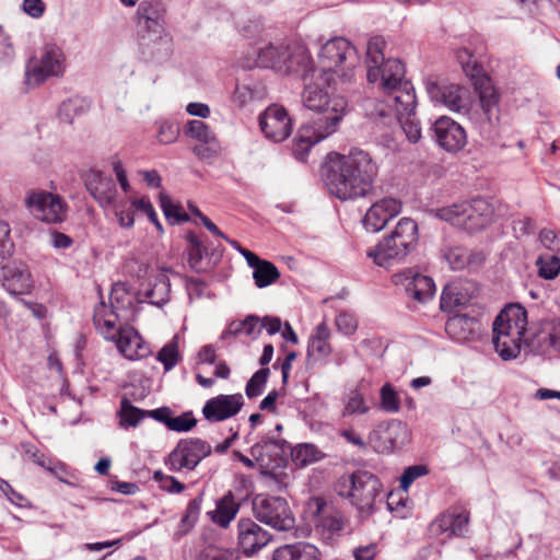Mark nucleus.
<instances>
[{
	"mask_svg": "<svg viewBox=\"0 0 560 560\" xmlns=\"http://www.w3.org/2000/svg\"><path fill=\"white\" fill-rule=\"evenodd\" d=\"M443 256L453 270L464 269L470 260L469 252L460 246L447 248Z\"/></svg>",
	"mask_w": 560,
	"mask_h": 560,
	"instance_id": "49",
	"label": "nucleus"
},
{
	"mask_svg": "<svg viewBox=\"0 0 560 560\" xmlns=\"http://www.w3.org/2000/svg\"><path fill=\"white\" fill-rule=\"evenodd\" d=\"M84 183L88 191L101 205H112L116 198L117 188L114 179L101 171L91 170L85 174Z\"/></svg>",
	"mask_w": 560,
	"mask_h": 560,
	"instance_id": "29",
	"label": "nucleus"
},
{
	"mask_svg": "<svg viewBox=\"0 0 560 560\" xmlns=\"http://www.w3.org/2000/svg\"><path fill=\"white\" fill-rule=\"evenodd\" d=\"M171 284L168 278L159 273L153 283H150L148 288L141 291L144 296V301L152 305L162 306L170 299Z\"/></svg>",
	"mask_w": 560,
	"mask_h": 560,
	"instance_id": "37",
	"label": "nucleus"
},
{
	"mask_svg": "<svg viewBox=\"0 0 560 560\" xmlns=\"http://www.w3.org/2000/svg\"><path fill=\"white\" fill-rule=\"evenodd\" d=\"M132 206L136 209L145 213L148 215L149 220L152 223H154L159 229H161V223L159 222L158 215L154 211V208L148 198L142 197L140 199H136V200H133Z\"/></svg>",
	"mask_w": 560,
	"mask_h": 560,
	"instance_id": "64",
	"label": "nucleus"
},
{
	"mask_svg": "<svg viewBox=\"0 0 560 560\" xmlns=\"http://www.w3.org/2000/svg\"><path fill=\"white\" fill-rule=\"evenodd\" d=\"M115 341L120 353L129 360L145 358L151 352L149 346L131 326L120 327Z\"/></svg>",
	"mask_w": 560,
	"mask_h": 560,
	"instance_id": "30",
	"label": "nucleus"
},
{
	"mask_svg": "<svg viewBox=\"0 0 560 560\" xmlns=\"http://www.w3.org/2000/svg\"><path fill=\"white\" fill-rule=\"evenodd\" d=\"M66 69V57L61 48L46 45L39 56L28 59L25 67V84L35 88L50 77H61Z\"/></svg>",
	"mask_w": 560,
	"mask_h": 560,
	"instance_id": "10",
	"label": "nucleus"
},
{
	"mask_svg": "<svg viewBox=\"0 0 560 560\" xmlns=\"http://www.w3.org/2000/svg\"><path fill=\"white\" fill-rule=\"evenodd\" d=\"M417 242V223L410 218H401L392 233L368 252V256L377 266L388 268L400 262L416 247Z\"/></svg>",
	"mask_w": 560,
	"mask_h": 560,
	"instance_id": "5",
	"label": "nucleus"
},
{
	"mask_svg": "<svg viewBox=\"0 0 560 560\" xmlns=\"http://www.w3.org/2000/svg\"><path fill=\"white\" fill-rule=\"evenodd\" d=\"M436 215L452 225L468 232H476L486 228L492 220L493 208L483 198H474L436 210Z\"/></svg>",
	"mask_w": 560,
	"mask_h": 560,
	"instance_id": "9",
	"label": "nucleus"
},
{
	"mask_svg": "<svg viewBox=\"0 0 560 560\" xmlns=\"http://www.w3.org/2000/svg\"><path fill=\"white\" fill-rule=\"evenodd\" d=\"M401 211V202L395 198H383L371 206L363 218V225L370 232H378Z\"/></svg>",
	"mask_w": 560,
	"mask_h": 560,
	"instance_id": "26",
	"label": "nucleus"
},
{
	"mask_svg": "<svg viewBox=\"0 0 560 560\" xmlns=\"http://www.w3.org/2000/svg\"><path fill=\"white\" fill-rule=\"evenodd\" d=\"M3 288L11 295L28 293L33 288L31 272L22 261H12L1 268Z\"/></svg>",
	"mask_w": 560,
	"mask_h": 560,
	"instance_id": "25",
	"label": "nucleus"
},
{
	"mask_svg": "<svg viewBox=\"0 0 560 560\" xmlns=\"http://www.w3.org/2000/svg\"><path fill=\"white\" fill-rule=\"evenodd\" d=\"M430 97L453 112L466 109L467 90L457 84L429 83L427 86Z\"/></svg>",
	"mask_w": 560,
	"mask_h": 560,
	"instance_id": "27",
	"label": "nucleus"
},
{
	"mask_svg": "<svg viewBox=\"0 0 560 560\" xmlns=\"http://www.w3.org/2000/svg\"><path fill=\"white\" fill-rule=\"evenodd\" d=\"M259 126L265 137L282 142L292 132V120L283 106L272 104L259 116Z\"/></svg>",
	"mask_w": 560,
	"mask_h": 560,
	"instance_id": "17",
	"label": "nucleus"
},
{
	"mask_svg": "<svg viewBox=\"0 0 560 560\" xmlns=\"http://www.w3.org/2000/svg\"><path fill=\"white\" fill-rule=\"evenodd\" d=\"M322 553L319 549L310 542H295L284 545L277 549L276 560H319Z\"/></svg>",
	"mask_w": 560,
	"mask_h": 560,
	"instance_id": "34",
	"label": "nucleus"
},
{
	"mask_svg": "<svg viewBox=\"0 0 560 560\" xmlns=\"http://www.w3.org/2000/svg\"><path fill=\"white\" fill-rule=\"evenodd\" d=\"M280 277L278 268L268 260H261L253 271L255 284L258 288H266L276 282Z\"/></svg>",
	"mask_w": 560,
	"mask_h": 560,
	"instance_id": "42",
	"label": "nucleus"
},
{
	"mask_svg": "<svg viewBox=\"0 0 560 560\" xmlns=\"http://www.w3.org/2000/svg\"><path fill=\"white\" fill-rule=\"evenodd\" d=\"M255 517L279 532L294 527V516L285 499L281 497L257 494L253 499Z\"/></svg>",
	"mask_w": 560,
	"mask_h": 560,
	"instance_id": "11",
	"label": "nucleus"
},
{
	"mask_svg": "<svg viewBox=\"0 0 560 560\" xmlns=\"http://www.w3.org/2000/svg\"><path fill=\"white\" fill-rule=\"evenodd\" d=\"M330 330L326 323L317 325L315 332L311 336L307 346V355L315 360L326 359L331 353L328 342Z\"/></svg>",
	"mask_w": 560,
	"mask_h": 560,
	"instance_id": "36",
	"label": "nucleus"
},
{
	"mask_svg": "<svg viewBox=\"0 0 560 560\" xmlns=\"http://www.w3.org/2000/svg\"><path fill=\"white\" fill-rule=\"evenodd\" d=\"M428 469L423 465H413L405 469L400 477V487L405 491L411 486V483L421 476L427 475Z\"/></svg>",
	"mask_w": 560,
	"mask_h": 560,
	"instance_id": "56",
	"label": "nucleus"
},
{
	"mask_svg": "<svg viewBox=\"0 0 560 560\" xmlns=\"http://www.w3.org/2000/svg\"><path fill=\"white\" fill-rule=\"evenodd\" d=\"M139 46L145 60L159 63L168 60L173 52L172 37L167 33L139 35Z\"/></svg>",
	"mask_w": 560,
	"mask_h": 560,
	"instance_id": "24",
	"label": "nucleus"
},
{
	"mask_svg": "<svg viewBox=\"0 0 560 560\" xmlns=\"http://www.w3.org/2000/svg\"><path fill=\"white\" fill-rule=\"evenodd\" d=\"M384 47L385 40L381 36H374L368 42L366 78L370 83L380 82V88L387 93L410 82L405 80V66L399 59H385Z\"/></svg>",
	"mask_w": 560,
	"mask_h": 560,
	"instance_id": "6",
	"label": "nucleus"
},
{
	"mask_svg": "<svg viewBox=\"0 0 560 560\" xmlns=\"http://www.w3.org/2000/svg\"><path fill=\"white\" fill-rule=\"evenodd\" d=\"M332 133H326L320 127L305 124L303 125L293 140L292 152L300 161H305L310 149L319 141L328 138Z\"/></svg>",
	"mask_w": 560,
	"mask_h": 560,
	"instance_id": "32",
	"label": "nucleus"
},
{
	"mask_svg": "<svg viewBox=\"0 0 560 560\" xmlns=\"http://www.w3.org/2000/svg\"><path fill=\"white\" fill-rule=\"evenodd\" d=\"M355 54L354 47L343 37H336L327 40L320 48L318 60L320 79L328 84L334 81V74L337 69L346 62L348 58Z\"/></svg>",
	"mask_w": 560,
	"mask_h": 560,
	"instance_id": "13",
	"label": "nucleus"
},
{
	"mask_svg": "<svg viewBox=\"0 0 560 560\" xmlns=\"http://www.w3.org/2000/svg\"><path fill=\"white\" fill-rule=\"evenodd\" d=\"M417 101L411 83H402L383 100L368 98L363 102L365 117L378 128L400 127L411 143L421 139V127L416 118Z\"/></svg>",
	"mask_w": 560,
	"mask_h": 560,
	"instance_id": "2",
	"label": "nucleus"
},
{
	"mask_svg": "<svg viewBox=\"0 0 560 560\" xmlns=\"http://www.w3.org/2000/svg\"><path fill=\"white\" fill-rule=\"evenodd\" d=\"M284 63L289 69L280 70L279 73L296 74L306 80L310 73L314 75L316 72L307 49L299 44H287Z\"/></svg>",
	"mask_w": 560,
	"mask_h": 560,
	"instance_id": "31",
	"label": "nucleus"
},
{
	"mask_svg": "<svg viewBox=\"0 0 560 560\" xmlns=\"http://www.w3.org/2000/svg\"><path fill=\"white\" fill-rule=\"evenodd\" d=\"M471 57L467 48H462L457 51V59L462 65L463 71L472 80L486 119L491 122L494 109L499 103V95L491 83V79L482 73L480 66L471 61Z\"/></svg>",
	"mask_w": 560,
	"mask_h": 560,
	"instance_id": "12",
	"label": "nucleus"
},
{
	"mask_svg": "<svg viewBox=\"0 0 560 560\" xmlns=\"http://www.w3.org/2000/svg\"><path fill=\"white\" fill-rule=\"evenodd\" d=\"M197 421L191 413H185L167 421V429L176 432H187L196 425Z\"/></svg>",
	"mask_w": 560,
	"mask_h": 560,
	"instance_id": "57",
	"label": "nucleus"
},
{
	"mask_svg": "<svg viewBox=\"0 0 560 560\" xmlns=\"http://www.w3.org/2000/svg\"><path fill=\"white\" fill-rule=\"evenodd\" d=\"M198 560H235V556L226 549L208 547L200 552Z\"/></svg>",
	"mask_w": 560,
	"mask_h": 560,
	"instance_id": "61",
	"label": "nucleus"
},
{
	"mask_svg": "<svg viewBox=\"0 0 560 560\" xmlns=\"http://www.w3.org/2000/svg\"><path fill=\"white\" fill-rule=\"evenodd\" d=\"M156 360L164 365L165 371H171L179 361L177 337L162 347L156 354Z\"/></svg>",
	"mask_w": 560,
	"mask_h": 560,
	"instance_id": "47",
	"label": "nucleus"
},
{
	"mask_svg": "<svg viewBox=\"0 0 560 560\" xmlns=\"http://www.w3.org/2000/svg\"><path fill=\"white\" fill-rule=\"evenodd\" d=\"M285 43L268 44L260 47L257 51L256 65L260 68L272 69L277 72L280 70H288L284 63Z\"/></svg>",
	"mask_w": 560,
	"mask_h": 560,
	"instance_id": "33",
	"label": "nucleus"
},
{
	"mask_svg": "<svg viewBox=\"0 0 560 560\" xmlns=\"http://www.w3.org/2000/svg\"><path fill=\"white\" fill-rule=\"evenodd\" d=\"M244 406L242 394L218 395L206 401L202 415L210 422H220L237 415Z\"/></svg>",
	"mask_w": 560,
	"mask_h": 560,
	"instance_id": "20",
	"label": "nucleus"
},
{
	"mask_svg": "<svg viewBox=\"0 0 560 560\" xmlns=\"http://www.w3.org/2000/svg\"><path fill=\"white\" fill-rule=\"evenodd\" d=\"M376 174L377 166L370 154L352 149L348 154H328L324 179L329 192L346 201L368 196Z\"/></svg>",
	"mask_w": 560,
	"mask_h": 560,
	"instance_id": "1",
	"label": "nucleus"
},
{
	"mask_svg": "<svg viewBox=\"0 0 560 560\" xmlns=\"http://www.w3.org/2000/svg\"><path fill=\"white\" fill-rule=\"evenodd\" d=\"M211 453V446L200 439L180 440L168 455V465L172 470H192L202 458Z\"/></svg>",
	"mask_w": 560,
	"mask_h": 560,
	"instance_id": "16",
	"label": "nucleus"
},
{
	"mask_svg": "<svg viewBox=\"0 0 560 560\" xmlns=\"http://www.w3.org/2000/svg\"><path fill=\"white\" fill-rule=\"evenodd\" d=\"M187 136L201 142L215 140L213 131L201 120H191L187 124Z\"/></svg>",
	"mask_w": 560,
	"mask_h": 560,
	"instance_id": "52",
	"label": "nucleus"
},
{
	"mask_svg": "<svg viewBox=\"0 0 560 560\" xmlns=\"http://www.w3.org/2000/svg\"><path fill=\"white\" fill-rule=\"evenodd\" d=\"M336 327L343 335H352L358 328V322L355 317L347 312H341L336 317Z\"/></svg>",
	"mask_w": 560,
	"mask_h": 560,
	"instance_id": "59",
	"label": "nucleus"
},
{
	"mask_svg": "<svg viewBox=\"0 0 560 560\" xmlns=\"http://www.w3.org/2000/svg\"><path fill=\"white\" fill-rule=\"evenodd\" d=\"M202 503V495L189 501L187 509L180 520L178 535H186L197 523Z\"/></svg>",
	"mask_w": 560,
	"mask_h": 560,
	"instance_id": "45",
	"label": "nucleus"
},
{
	"mask_svg": "<svg viewBox=\"0 0 560 560\" xmlns=\"http://www.w3.org/2000/svg\"><path fill=\"white\" fill-rule=\"evenodd\" d=\"M22 448L24 451V455L27 459L32 460L36 465L45 467L49 464L50 457H47L44 453H42L36 446L25 443L22 444Z\"/></svg>",
	"mask_w": 560,
	"mask_h": 560,
	"instance_id": "60",
	"label": "nucleus"
},
{
	"mask_svg": "<svg viewBox=\"0 0 560 560\" xmlns=\"http://www.w3.org/2000/svg\"><path fill=\"white\" fill-rule=\"evenodd\" d=\"M25 203L33 215L43 222L59 223L67 217V203L60 196L48 191H33Z\"/></svg>",
	"mask_w": 560,
	"mask_h": 560,
	"instance_id": "14",
	"label": "nucleus"
},
{
	"mask_svg": "<svg viewBox=\"0 0 560 560\" xmlns=\"http://www.w3.org/2000/svg\"><path fill=\"white\" fill-rule=\"evenodd\" d=\"M270 370L268 368H261L254 373L245 388V393L248 398H255L262 394Z\"/></svg>",
	"mask_w": 560,
	"mask_h": 560,
	"instance_id": "50",
	"label": "nucleus"
},
{
	"mask_svg": "<svg viewBox=\"0 0 560 560\" xmlns=\"http://www.w3.org/2000/svg\"><path fill=\"white\" fill-rule=\"evenodd\" d=\"M328 84L316 75V81L305 85L303 103L305 107L317 113L308 124L320 127L326 133H335L343 118L347 101L343 96L331 95Z\"/></svg>",
	"mask_w": 560,
	"mask_h": 560,
	"instance_id": "3",
	"label": "nucleus"
},
{
	"mask_svg": "<svg viewBox=\"0 0 560 560\" xmlns=\"http://www.w3.org/2000/svg\"><path fill=\"white\" fill-rule=\"evenodd\" d=\"M288 448L284 440L267 435L250 447V456L260 468L275 469L282 465Z\"/></svg>",
	"mask_w": 560,
	"mask_h": 560,
	"instance_id": "18",
	"label": "nucleus"
},
{
	"mask_svg": "<svg viewBox=\"0 0 560 560\" xmlns=\"http://www.w3.org/2000/svg\"><path fill=\"white\" fill-rule=\"evenodd\" d=\"M90 109V102L85 97L72 96L63 101L58 108V117L62 122L71 124L78 116Z\"/></svg>",
	"mask_w": 560,
	"mask_h": 560,
	"instance_id": "39",
	"label": "nucleus"
},
{
	"mask_svg": "<svg viewBox=\"0 0 560 560\" xmlns=\"http://www.w3.org/2000/svg\"><path fill=\"white\" fill-rule=\"evenodd\" d=\"M305 514L313 523L318 539L327 546H334L349 526L343 513L319 497L306 502Z\"/></svg>",
	"mask_w": 560,
	"mask_h": 560,
	"instance_id": "8",
	"label": "nucleus"
},
{
	"mask_svg": "<svg viewBox=\"0 0 560 560\" xmlns=\"http://www.w3.org/2000/svg\"><path fill=\"white\" fill-rule=\"evenodd\" d=\"M466 304V300L458 291L457 287H445L441 295V308L451 311L453 307Z\"/></svg>",
	"mask_w": 560,
	"mask_h": 560,
	"instance_id": "53",
	"label": "nucleus"
},
{
	"mask_svg": "<svg viewBox=\"0 0 560 560\" xmlns=\"http://www.w3.org/2000/svg\"><path fill=\"white\" fill-rule=\"evenodd\" d=\"M192 152L201 160L217 158L221 152V144L218 139L208 142H201L192 148Z\"/></svg>",
	"mask_w": 560,
	"mask_h": 560,
	"instance_id": "54",
	"label": "nucleus"
},
{
	"mask_svg": "<svg viewBox=\"0 0 560 560\" xmlns=\"http://www.w3.org/2000/svg\"><path fill=\"white\" fill-rule=\"evenodd\" d=\"M11 229L5 221L0 220V264L10 257L14 249V244L10 237Z\"/></svg>",
	"mask_w": 560,
	"mask_h": 560,
	"instance_id": "55",
	"label": "nucleus"
},
{
	"mask_svg": "<svg viewBox=\"0 0 560 560\" xmlns=\"http://www.w3.org/2000/svg\"><path fill=\"white\" fill-rule=\"evenodd\" d=\"M186 240L188 242L187 254L190 268L196 272H207L210 270L214 264L208 257V250L202 246L198 236L190 232L186 235Z\"/></svg>",
	"mask_w": 560,
	"mask_h": 560,
	"instance_id": "35",
	"label": "nucleus"
},
{
	"mask_svg": "<svg viewBox=\"0 0 560 560\" xmlns=\"http://www.w3.org/2000/svg\"><path fill=\"white\" fill-rule=\"evenodd\" d=\"M14 56V48L10 40L9 35L0 25V62H8Z\"/></svg>",
	"mask_w": 560,
	"mask_h": 560,
	"instance_id": "63",
	"label": "nucleus"
},
{
	"mask_svg": "<svg viewBox=\"0 0 560 560\" xmlns=\"http://www.w3.org/2000/svg\"><path fill=\"white\" fill-rule=\"evenodd\" d=\"M395 282L401 283L408 296L419 303H427L435 293V284L432 278L412 270L396 275Z\"/></svg>",
	"mask_w": 560,
	"mask_h": 560,
	"instance_id": "23",
	"label": "nucleus"
},
{
	"mask_svg": "<svg viewBox=\"0 0 560 560\" xmlns=\"http://www.w3.org/2000/svg\"><path fill=\"white\" fill-rule=\"evenodd\" d=\"M474 324L475 320L466 315L454 316L446 322L445 330L451 337L462 340L467 338V331L472 330Z\"/></svg>",
	"mask_w": 560,
	"mask_h": 560,
	"instance_id": "43",
	"label": "nucleus"
},
{
	"mask_svg": "<svg viewBox=\"0 0 560 560\" xmlns=\"http://www.w3.org/2000/svg\"><path fill=\"white\" fill-rule=\"evenodd\" d=\"M118 415L122 427H136L147 417V411L135 407L129 399L122 398Z\"/></svg>",
	"mask_w": 560,
	"mask_h": 560,
	"instance_id": "44",
	"label": "nucleus"
},
{
	"mask_svg": "<svg viewBox=\"0 0 560 560\" xmlns=\"http://www.w3.org/2000/svg\"><path fill=\"white\" fill-rule=\"evenodd\" d=\"M381 408L389 413H396L399 411L400 404L399 398L394 387L386 383L382 386L381 392Z\"/></svg>",
	"mask_w": 560,
	"mask_h": 560,
	"instance_id": "51",
	"label": "nucleus"
},
{
	"mask_svg": "<svg viewBox=\"0 0 560 560\" xmlns=\"http://www.w3.org/2000/svg\"><path fill=\"white\" fill-rule=\"evenodd\" d=\"M536 265L538 267V276L546 280L555 279L560 272V258L558 256H539Z\"/></svg>",
	"mask_w": 560,
	"mask_h": 560,
	"instance_id": "48",
	"label": "nucleus"
},
{
	"mask_svg": "<svg viewBox=\"0 0 560 560\" xmlns=\"http://www.w3.org/2000/svg\"><path fill=\"white\" fill-rule=\"evenodd\" d=\"M115 315L113 310H108L104 303H101L95 307L93 320L98 331L110 340H116L115 319L112 316Z\"/></svg>",
	"mask_w": 560,
	"mask_h": 560,
	"instance_id": "40",
	"label": "nucleus"
},
{
	"mask_svg": "<svg viewBox=\"0 0 560 560\" xmlns=\"http://www.w3.org/2000/svg\"><path fill=\"white\" fill-rule=\"evenodd\" d=\"M292 460L299 467H305L319 460L323 453L313 444H300L291 451Z\"/></svg>",
	"mask_w": 560,
	"mask_h": 560,
	"instance_id": "41",
	"label": "nucleus"
},
{
	"mask_svg": "<svg viewBox=\"0 0 560 560\" xmlns=\"http://www.w3.org/2000/svg\"><path fill=\"white\" fill-rule=\"evenodd\" d=\"M179 128L170 122H163L159 127L158 140L163 144H168L177 139Z\"/></svg>",
	"mask_w": 560,
	"mask_h": 560,
	"instance_id": "62",
	"label": "nucleus"
},
{
	"mask_svg": "<svg viewBox=\"0 0 560 560\" xmlns=\"http://www.w3.org/2000/svg\"><path fill=\"white\" fill-rule=\"evenodd\" d=\"M240 504L235 502L231 491L224 494L217 503V509L210 512L211 520L221 527H228L236 516Z\"/></svg>",
	"mask_w": 560,
	"mask_h": 560,
	"instance_id": "38",
	"label": "nucleus"
},
{
	"mask_svg": "<svg viewBox=\"0 0 560 560\" xmlns=\"http://www.w3.org/2000/svg\"><path fill=\"white\" fill-rule=\"evenodd\" d=\"M369 411V407L365 405L362 395L358 392H352L351 396L343 409V416L354 413H365Z\"/></svg>",
	"mask_w": 560,
	"mask_h": 560,
	"instance_id": "58",
	"label": "nucleus"
},
{
	"mask_svg": "<svg viewBox=\"0 0 560 560\" xmlns=\"http://www.w3.org/2000/svg\"><path fill=\"white\" fill-rule=\"evenodd\" d=\"M160 206L170 223L178 224L189 221V215L183 211L180 206L175 205L165 192L160 194Z\"/></svg>",
	"mask_w": 560,
	"mask_h": 560,
	"instance_id": "46",
	"label": "nucleus"
},
{
	"mask_svg": "<svg viewBox=\"0 0 560 560\" xmlns=\"http://www.w3.org/2000/svg\"><path fill=\"white\" fill-rule=\"evenodd\" d=\"M138 35L165 31L166 4L163 0H143L138 7Z\"/></svg>",
	"mask_w": 560,
	"mask_h": 560,
	"instance_id": "19",
	"label": "nucleus"
},
{
	"mask_svg": "<svg viewBox=\"0 0 560 560\" xmlns=\"http://www.w3.org/2000/svg\"><path fill=\"white\" fill-rule=\"evenodd\" d=\"M524 342L535 354L560 353V318L541 320L538 327L530 328Z\"/></svg>",
	"mask_w": 560,
	"mask_h": 560,
	"instance_id": "15",
	"label": "nucleus"
},
{
	"mask_svg": "<svg viewBox=\"0 0 560 560\" xmlns=\"http://www.w3.org/2000/svg\"><path fill=\"white\" fill-rule=\"evenodd\" d=\"M238 529V546L247 556L258 552L266 547L272 536L264 529L260 525L250 518H241L237 523Z\"/></svg>",
	"mask_w": 560,
	"mask_h": 560,
	"instance_id": "22",
	"label": "nucleus"
},
{
	"mask_svg": "<svg viewBox=\"0 0 560 560\" xmlns=\"http://www.w3.org/2000/svg\"><path fill=\"white\" fill-rule=\"evenodd\" d=\"M526 326L527 311L521 305H511L497 316L492 342L502 360H513L520 354Z\"/></svg>",
	"mask_w": 560,
	"mask_h": 560,
	"instance_id": "4",
	"label": "nucleus"
},
{
	"mask_svg": "<svg viewBox=\"0 0 560 560\" xmlns=\"http://www.w3.org/2000/svg\"><path fill=\"white\" fill-rule=\"evenodd\" d=\"M338 493L349 500L360 515L369 516L375 511L376 500L382 494V483L374 474L357 470L339 479Z\"/></svg>",
	"mask_w": 560,
	"mask_h": 560,
	"instance_id": "7",
	"label": "nucleus"
},
{
	"mask_svg": "<svg viewBox=\"0 0 560 560\" xmlns=\"http://www.w3.org/2000/svg\"><path fill=\"white\" fill-rule=\"evenodd\" d=\"M438 144L447 152L462 150L467 142L465 129L455 120L443 116L433 125Z\"/></svg>",
	"mask_w": 560,
	"mask_h": 560,
	"instance_id": "21",
	"label": "nucleus"
},
{
	"mask_svg": "<svg viewBox=\"0 0 560 560\" xmlns=\"http://www.w3.org/2000/svg\"><path fill=\"white\" fill-rule=\"evenodd\" d=\"M469 514L466 511L458 512L456 509H450L441 513L430 525V530L434 535L447 533L448 537L464 536L468 532Z\"/></svg>",
	"mask_w": 560,
	"mask_h": 560,
	"instance_id": "28",
	"label": "nucleus"
}]
</instances>
